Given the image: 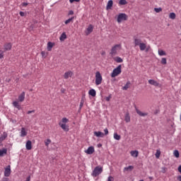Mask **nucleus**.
<instances>
[{
  "mask_svg": "<svg viewBox=\"0 0 181 181\" xmlns=\"http://www.w3.org/2000/svg\"><path fill=\"white\" fill-rule=\"evenodd\" d=\"M155 12H156L157 13H159V12H162V8H154Z\"/></svg>",
  "mask_w": 181,
  "mask_h": 181,
  "instance_id": "40",
  "label": "nucleus"
},
{
  "mask_svg": "<svg viewBox=\"0 0 181 181\" xmlns=\"http://www.w3.org/2000/svg\"><path fill=\"white\" fill-rule=\"evenodd\" d=\"M139 47H140V50L144 52V50H145L146 49V45L145 43L142 42L139 45Z\"/></svg>",
  "mask_w": 181,
  "mask_h": 181,
  "instance_id": "27",
  "label": "nucleus"
},
{
  "mask_svg": "<svg viewBox=\"0 0 181 181\" xmlns=\"http://www.w3.org/2000/svg\"><path fill=\"white\" fill-rule=\"evenodd\" d=\"M101 173H103V167L97 166L93 170L91 175L93 176V177H97V176L101 175Z\"/></svg>",
  "mask_w": 181,
  "mask_h": 181,
  "instance_id": "1",
  "label": "nucleus"
},
{
  "mask_svg": "<svg viewBox=\"0 0 181 181\" xmlns=\"http://www.w3.org/2000/svg\"><path fill=\"white\" fill-rule=\"evenodd\" d=\"M99 146H101V144H100Z\"/></svg>",
  "mask_w": 181,
  "mask_h": 181,
  "instance_id": "61",
  "label": "nucleus"
},
{
  "mask_svg": "<svg viewBox=\"0 0 181 181\" xmlns=\"http://www.w3.org/2000/svg\"><path fill=\"white\" fill-rule=\"evenodd\" d=\"M69 122V119L66 118V117H63L62 118V122L63 124H67V122Z\"/></svg>",
  "mask_w": 181,
  "mask_h": 181,
  "instance_id": "42",
  "label": "nucleus"
},
{
  "mask_svg": "<svg viewBox=\"0 0 181 181\" xmlns=\"http://www.w3.org/2000/svg\"><path fill=\"white\" fill-rule=\"evenodd\" d=\"M8 138V134L6 132H4L1 136H0V142H3Z\"/></svg>",
  "mask_w": 181,
  "mask_h": 181,
  "instance_id": "16",
  "label": "nucleus"
},
{
  "mask_svg": "<svg viewBox=\"0 0 181 181\" xmlns=\"http://www.w3.org/2000/svg\"><path fill=\"white\" fill-rule=\"evenodd\" d=\"M119 5H127L128 2L127 1V0H119Z\"/></svg>",
  "mask_w": 181,
  "mask_h": 181,
  "instance_id": "37",
  "label": "nucleus"
},
{
  "mask_svg": "<svg viewBox=\"0 0 181 181\" xmlns=\"http://www.w3.org/2000/svg\"><path fill=\"white\" fill-rule=\"evenodd\" d=\"M69 2L73 4V2H80V0H69Z\"/></svg>",
  "mask_w": 181,
  "mask_h": 181,
  "instance_id": "47",
  "label": "nucleus"
},
{
  "mask_svg": "<svg viewBox=\"0 0 181 181\" xmlns=\"http://www.w3.org/2000/svg\"><path fill=\"white\" fill-rule=\"evenodd\" d=\"M99 146H101V144H100Z\"/></svg>",
  "mask_w": 181,
  "mask_h": 181,
  "instance_id": "62",
  "label": "nucleus"
},
{
  "mask_svg": "<svg viewBox=\"0 0 181 181\" xmlns=\"http://www.w3.org/2000/svg\"><path fill=\"white\" fill-rule=\"evenodd\" d=\"M170 19H176V13H170L169 15Z\"/></svg>",
  "mask_w": 181,
  "mask_h": 181,
  "instance_id": "33",
  "label": "nucleus"
},
{
  "mask_svg": "<svg viewBox=\"0 0 181 181\" xmlns=\"http://www.w3.org/2000/svg\"><path fill=\"white\" fill-rule=\"evenodd\" d=\"M101 83H103V76H101L100 71H97L95 73V84L96 86H100Z\"/></svg>",
  "mask_w": 181,
  "mask_h": 181,
  "instance_id": "3",
  "label": "nucleus"
},
{
  "mask_svg": "<svg viewBox=\"0 0 181 181\" xmlns=\"http://www.w3.org/2000/svg\"><path fill=\"white\" fill-rule=\"evenodd\" d=\"M41 54L42 57L45 56V52L44 51L41 52Z\"/></svg>",
  "mask_w": 181,
  "mask_h": 181,
  "instance_id": "57",
  "label": "nucleus"
},
{
  "mask_svg": "<svg viewBox=\"0 0 181 181\" xmlns=\"http://www.w3.org/2000/svg\"><path fill=\"white\" fill-rule=\"evenodd\" d=\"M122 65H119L117 68H115L112 74H111V77L114 78V77H117V76H119V74H121L122 73Z\"/></svg>",
  "mask_w": 181,
  "mask_h": 181,
  "instance_id": "2",
  "label": "nucleus"
},
{
  "mask_svg": "<svg viewBox=\"0 0 181 181\" xmlns=\"http://www.w3.org/2000/svg\"><path fill=\"white\" fill-rule=\"evenodd\" d=\"M28 135V132H26V129L25 127L21 128V136H26Z\"/></svg>",
  "mask_w": 181,
  "mask_h": 181,
  "instance_id": "22",
  "label": "nucleus"
},
{
  "mask_svg": "<svg viewBox=\"0 0 181 181\" xmlns=\"http://www.w3.org/2000/svg\"><path fill=\"white\" fill-rule=\"evenodd\" d=\"M129 86H131V82L130 81H127V83L124 85V86L122 87V90H128V88H129Z\"/></svg>",
  "mask_w": 181,
  "mask_h": 181,
  "instance_id": "28",
  "label": "nucleus"
},
{
  "mask_svg": "<svg viewBox=\"0 0 181 181\" xmlns=\"http://www.w3.org/2000/svg\"><path fill=\"white\" fill-rule=\"evenodd\" d=\"M66 39H67V35H66V33H63L59 37V40L61 42H64Z\"/></svg>",
  "mask_w": 181,
  "mask_h": 181,
  "instance_id": "20",
  "label": "nucleus"
},
{
  "mask_svg": "<svg viewBox=\"0 0 181 181\" xmlns=\"http://www.w3.org/2000/svg\"><path fill=\"white\" fill-rule=\"evenodd\" d=\"M159 56H166V52L163 49H158Z\"/></svg>",
  "mask_w": 181,
  "mask_h": 181,
  "instance_id": "32",
  "label": "nucleus"
},
{
  "mask_svg": "<svg viewBox=\"0 0 181 181\" xmlns=\"http://www.w3.org/2000/svg\"><path fill=\"white\" fill-rule=\"evenodd\" d=\"M13 107H15V108H17V110H22V107L21 106V105H19V102L18 101H14L13 102Z\"/></svg>",
  "mask_w": 181,
  "mask_h": 181,
  "instance_id": "18",
  "label": "nucleus"
},
{
  "mask_svg": "<svg viewBox=\"0 0 181 181\" xmlns=\"http://www.w3.org/2000/svg\"><path fill=\"white\" fill-rule=\"evenodd\" d=\"M33 112H35V110H29V111L27 112V114L29 115V114H32Z\"/></svg>",
  "mask_w": 181,
  "mask_h": 181,
  "instance_id": "49",
  "label": "nucleus"
},
{
  "mask_svg": "<svg viewBox=\"0 0 181 181\" xmlns=\"http://www.w3.org/2000/svg\"><path fill=\"white\" fill-rule=\"evenodd\" d=\"M124 121L126 122H131V116H129V112H127L124 116Z\"/></svg>",
  "mask_w": 181,
  "mask_h": 181,
  "instance_id": "19",
  "label": "nucleus"
},
{
  "mask_svg": "<svg viewBox=\"0 0 181 181\" xmlns=\"http://www.w3.org/2000/svg\"><path fill=\"white\" fill-rule=\"evenodd\" d=\"M18 101H20V103H23V101H25V92H22L18 96Z\"/></svg>",
  "mask_w": 181,
  "mask_h": 181,
  "instance_id": "17",
  "label": "nucleus"
},
{
  "mask_svg": "<svg viewBox=\"0 0 181 181\" xmlns=\"http://www.w3.org/2000/svg\"><path fill=\"white\" fill-rule=\"evenodd\" d=\"M174 156H175V158H179V156H180L179 151L175 150V151H174Z\"/></svg>",
  "mask_w": 181,
  "mask_h": 181,
  "instance_id": "41",
  "label": "nucleus"
},
{
  "mask_svg": "<svg viewBox=\"0 0 181 181\" xmlns=\"http://www.w3.org/2000/svg\"><path fill=\"white\" fill-rule=\"evenodd\" d=\"M8 153V148H4L2 149H0V156L2 158L3 156H5Z\"/></svg>",
  "mask_w": 181,
  "mask_h": 181,
  "instance_id": "11",
  "label": "nucleus"
},
{
  "mask_svg": "<svg viewBox=\"0 0 181 181\" xmlns=\"http://www.w3.org/2000/svg\"><path fill=\"white\" fill-rule=\"evenodd\" d=\"M59 125L64 131H65V132H69V126H67L66 124L59 122Z\"/></svg>",
  "mask_w": 181,
  "mask_h": 181,
  "instance_id": "8",
  "label": "nucleus"
},
{
  "mask_svg": "<svg viewBox=\"0 0 181 181\" xmlns=\"http://www.w3.org/2000/svg\"><path fill=\"white\" fill-rule=\"evenodd\" d=\"M177 180H179V181H181V175H179V176L177 177Z\"/></svg>",
  "mask_w": 181,
  "mask_h": 181,
  "instance_id": "55",
  "label": "nucleus"
},
{
  "mask_svg": "<svg viewBox=\"0 0 181 181\" xmlns=\"http://www.w3.org/2000/svg\"><path fill=\"white\" fill-rule=\"evenodd\" d=\"M69 15H74V11H69Z\"/></svg>",
  "mask_w": 181,
  "mask_h": 181,
  "instance_id": "51",
  "label": "nucleus"
},
{
  "mask_svg": "<svg viewBox=\"0 0 181 181\" xmlns=\"http://www.w3.org/2000/svg\"><path fill=\"white\" fill-rule=\"evenodd\" d=\"M89 95H91L92 97H95L96 92L94 89H90L88 92Z\"/></svg>",
  "mask_w": 181,
  "mask_h": 181,
  "instance_id": "29",
  "label": "nucleus"
},
{
  "mask_svg": "<svg viewBox=\"0 0 181 181\" xmlns=\"http://www.w3.org/2000/svg\"><path fill=\"white\" fill-rule=\"evenodd\" d=\"M74 19V17H71V18H69L65 21V25H69L70 22H73V20Z\"/></svg>",
  "mask_w": 181,
  "mask_h": 181,
  "instance_id": "35",
  "label": "nucleus"
},
{
  "mask_svg": "<svg viewBox=\"0 0 181 181\" xmlns=\"http://www.w3.org/2000/svg\"><path fill=\"white\" fill-rule=\"evenodd\" d=\"M25 148L27 151H30V149H32V141L30 140L27 141Z\"/></svg>",
  "mask_w": 181,
  "mask_h": 181,
  "instance_id": "13",
  "label": "nucleus"
},
{
  "mask_svg": "<svg viewBox=\"0 0 181 181\" xmlns=\"http://www.w3.org/2000/svg\"><path fill=\"white\" fill-rule=\"evenodd\" d=\"M83 105H84V99L82 98L79 105V111L81 110Z\"/></svg>",
  "mask_w": 181,
  "mask_h": 181,
  "instance_id": "34",
  "label": "nucleus"
},
{
  "mask_svg": "<svg viewBox=\"0 0 181 181\" xmlns=\"http://www.w3.org/2000/svg\"><path fill=\"white\" fill-rule=\"evenodd\" d=\"M117 47H121V45H116L114 47H112L110 54L114 55L117 54Z\"/></svg>",
  "mask_w": 181,
  "mask_h": 181,
  "instance_id": "6",
  "label": "nucleus"
},
{
  "mask_svg": "<svg viewBox=\"0 0 181 181\" xmlns=\"http://www.w3.org/2000/svg\"><path fill=\"white\" fill-rule=\"evenodd\" d=\"M167 64L166 58H162L161 64Z\"/></svg>",
  "mask_w": 181,
  "mask_h": 181,
  "instance_id": "43",
  "label": "nucleus"
},
{
  "mask_svg": "<svg viewBox=\"0 0 181 181\" xmlns=\"http://www.w3.org/2000/svg\"><path fill=\"white\" fill-rule=\"evenodd\" d=\"M4 176L9 177L11 176V165H8L4 170Z\"/></svg>",
  "mask_w": 181,
  "mask_h": 181,
  "instance_id": "5",
  "label": "nucleus"
},
{
  "mask_svg": "<svg viewBox=\"0 0 181 181\" xmlns=\"http://www.w3.org/2000/svg\"><path fill=\"white\" fill-rule=\"evenodd\" d=\"M114 180V177H112V176H109L107 178V181H112Z\"/></svg>",
  "mask_w": 181,
  "mask_h": 181,
  "instance_id": "46",
  "label": "nucleus"
},
{
  "mask_svg": "<svg viewBox=\"0 0 181 181\" xmlns=\"http://www.w3.org/2000/svg\"><path fill=\"white\" fill-rule=\"evenodd\" d=\"M101 55H102V56H105V51H103V52H101Z\"/></svg>",
  "mask_w": 181,
  "mask_h": 181,
  "instance_id": "54",
  "label": "nucleus"
},
{
  "mask_svg": "<svg viewBox=\"0 0 181 181\" xmlns=\"http://www.w3.org/2000/svg\"><path fill=\"white\" fill-rule=\"evenodd\" d=\"M132 171V170H134V166H132V165H129L128 167H125L124 168V172H128V171Z\"/></svg>",
  "mask_w": 181,
  "mask_h": 181,
  "instance_id": "25",
  "label": "nucleus"
},
{
  "mask_svg": "<svg viewBox=\"0 0 181 181\" xmlns=\"http://www.w3.org/2000/svg\"><path fill=\"white\" fill-rule=\"evenodd\" d=\"M139 153L138 152V151H132L130 152V154L134 157V158H138V154Z\"/></svg>",
  "mask_w": 181,
  "mask_h": 181,
  "instance_id": "24",
  "label": "nucleus"
},
{
  "mask_svg": "<svg viewBox=\"0 0 181 181\" xmlns=\"http://www.w3.org/2000/svg\"><path fill=\"white\" fill-rule=\"evenodd\" d=\"M160 156V150H157L156 153V158H157V159H159Z\"/></svg>",
  "mask_w": 181,
  "mask_h": 181,
  "instance_id": "38",
  "label": "nucleus"
},
{
  "mask_svg": "<svg viewBox=\"0 0 181 181\" xmlns=\"http://www.w3.org/2000/svg\"><path fill=\"white\" fill-rule=\"evenodd\" d=\"M115 60V62H116L117 63H122V62H123V60L122 59V58L119 57H117Z\"/></svg>",
  "mask_w": 181,
  "mask_h": 181,
  "instance_id": "36",
  "label": "nucleus"
},
{
  "mask_svg": "<svg viewBox=\"0 0 181 181\" xmlns=\"http://www.w3.org/2000/svg\"><path fill=\"white\" fill-rule=\"evenodd\" d=\"M53 46H54V42H47V50L48 52H52V49L53 48Z\"/></svg>",
  "mask_w": 181,
  "mask_h": 181,
  "instance_id": "14",
  "label": "nucleus"
},
{
  "mask_svg": "<svg viewBox=\"0 0 181 181\" xmlns=\"http://www.w3.org/2000/svg\"><path fill=\"white\" fill-rule=\"evenodd\" d=\"M9 81H11V79L8 80V83H9Z\"/></svg>",
  "mask_w": 181,
  "mask_h": 181,
  "instance_id": "59",
  "label": "nucleus"
},
{
  "mask_svg": "<svg viewBox=\"0 0 181 181\" xmlns=\"http://www.w3.org/2000/svg\"><path fill=\"white\" fill-rule=\"evenodd\" d=\"M23 6H28V3H22Z\"/></svg>",
  "mask_w": 181,
  "mask_h": 181,
  "instance_id": "52",
  "label": "nucleus"
},
{
  "mask_svg": "<svg viewBox=\"0 0 181 181\" xmlns=\"http://www.w3.org/2000/svg\"><path fill=\"white\" fill-rule=\"evenodd\" d=\"M94 148L93 146H90L88 148V149L85 151L86 153L88 155H93L94 153Z\"/></svg>",
  "mask_w": 181,
  "mask_h": 181,
  "instance_id": "10",
  "label": "nucleus"
},
{
  "mask_svg": "<svg viewBox=\"0 0 181 181\" xmlns=\"http://www.w3.org/2000/svg\"><path fill=\"white\" fill-rule=\"evenodd\" d=\"M25 181H30V175H29Z\"/></svg>",
  "mask_w": 181,
  "mask_h": 181,
  "instance_id": "53",
  "label": "nucleus"
},
{
  "mask_svg": "<svg viewBox=\"0 0 181 181\" xmlns=\"http://www.w3.org/2000/svg\"><path fill=\"white\" fill-rule=\"evenodd\" d=\"M122 21H128V16L126 13H121L117 16V23H121Z\"/></svg>",
  "mask_w": 181,
  "mask_h": 181,
  "instance_id": "4",
  "label": "nucleus"
},
{
  "mask_svg": "<svg viewBox=\"0 0 181 181\" xmlns=\"http://www.w3.org/2000/svg\"><path fill=\"white\" fill-rule=\"evenodd\" d=\"M139 181H144V180H139Z\"/></svg>",
  "mask_w": 181,
  "mask_h": 181,
  "instance_id": "60",
  "label": "nucleus"
},
{
  "mask_svg": "<svg viewBox=\"0 0 181 181\" xmlns=\"http://www.w3.org/2000/svg\"><path fill=\"white\" fill-rule=\"evenodd\" d=\"M72 76H73V72L71 71H66L64 74V78H65V80H67L69 77H72Z\"/></svg>",
  "mask_w": 181,
  "mask_h": 181,
  "instance_id": "9",
  "label": "nucleus"
},
{
  "mask_svg": "<svg viewBox=\"0 0 181 181\" xmlns=\"http://www.w3.org/2000/svg\"><path fill=\"white\" fill-rule=\"evenodd\" d=\"M112 5H114V1H112V0H110L107 2V6H106L107 11L111 9L112 8Z\"/></svg>",
  "mask_w": 181,
  "mask_h": 181,
  "instance_id": "15",
  "label": "nucleus"
},
{
  "mask_svg": "<svg viewBox=\"0 0 181 181\" xmlns=\"http://www.w3.org/2000/svg\"><path fill=\"white\" fill-rule=\"evenodd\" d=\"M135 110H136V112L138 114V115H139L140 117H146L148 116V112H142L141 110H139L138 109V107H136V106H135Z\"/></svg>",
  "mask_w": 181,
  "mask_h": 181,
  "instance_id": "7",
  "label": "nucleus"
},
{
  "mask_svg": "<svg viewBox=\"0 0 181 181\" xmlns=\"http://www.w3.org/2000/svg\"><path fill=\"white\" fill-rule=\"evenodd\" d=\"M65 91H66V89H62V90H61V92L63 93H64Z\"/></svg>",
  "mask_w": 181,
  "mask_h": 181,
  "instance_id": "58",
  "label": "nucleus"
},
{
  "mask_svg": "<svg viewBox=\"0 0 181 181\" xmlns=\"http://www.w3.org/2000/svg\"><path fill=\"white\" fill-rule=\"evenodd\" d=\"M0 59H4V51L0 50Z\"/></svg>",
  "mask_w": 181,
  "mask_h": 181,
  "instance_id": "44",
  "label": "nucleus"
},
{
  "mask_svg": "<svg viewBox=\"0 0 181 181\" xmlns=\"http://www.w3.org/2000/svg\"><path fill=\"white\" fill-rule=\"evenodd\" d=\"M5 50H11L12 49V44L11 42H8L4 45Z\"/></svg>",
  "mask_w": 181,
  "mask_h": 181,
  "instance_id": "23",
  "label": "nucleus"
},
{
  "mask_svg": "<svg viewBox=\"0 0 181 181\" xmlns=\"http://www.w3.org/2000/svg\"><path fill=\"white\" fill-rule=\"evenodd\" d=\"M148 83L149 84H151V86H155L156 87L159 86V83H158V81L153 80V79H150L148 80Z\"/></svg>",
  "mask_w": 181,
  "mask_h": 181,
  "instance_id": "12",
  "label": "nucleus"
},
{
  "mask_svg": "<svg viewBox=\"0 0 181 181\" xmlns=\"http://www.w3.org/2000/svg\"><path fill=\"white\" fill-rule=\"evenodd\" d=\"M114 139H116V141H119L121 136L119 135L118 133H114Z\"/></svg>",
  "mask_w": 181,
  "mask_h": 181,
  "instance_id": "30",
  "label": "nucleus"
},
{
  "mask_svg": "<svg viewBox=\"0 0 181 181\" xmlns=\"http://www.w3.org/2000/svg\"><path fill=\"white\" fill-rule=\"evenodd\" d=\"M94 135L98 137L104 138V133L101 132H94Z\"/></svg>",
  "mask_w": 181,
  "mask_h": 181,
  "instance_id": "21",
  "label": "nucleus"
},
{
  "mask_svg": "<svg viewBox=\"0 0 181 181\" xmlns=\"http://www.w3.org/2000/svg\"><path fill=\"white\" fill-rule=\"evenodd\" d=\"M178 172H180V173H181V165H180V166L178 167Z\"/></svg>",
  "mask_w": 181,
  "mask_h": 181,
  "instance_id": "56",
  "label": "nucleus"
},
{
  "mask_svg": "<svg viewBox=\"0 0 181 181\" xmlns=\"http://www.w3.org/2000/svg\"><path fill=\"white\" fill-rule=\"evenodd\" d=\"M105 100H106V101H110L111 100V95H110L109 96L106 97Z\"/></svg>",
  "mask_w": 181,
  "mask_h": 181,
  "instance_id": "48",
  "label": "nucleus"
},
{
  "mask_svg": "<svg viewBox=\"0 0 181 181\" xmlns=\"http://www.w3.org/2000/svg\"><path fill=\"white\" fill-rule=\"evenodd\" d=\"M21 16H25V13L23 11H20Z\"/></svg>",
  "mask_w": 181,
  "mask_h": 181,
  "instance_id": "50",
  "label": "nucleus"
},
{
  "mask_svg": "<svg viewBox=\"0 0 181 181\" xmlns=\"http://www.w3.org/2000/svg\"><path fill=\"white\" fill-rule=\"evenodd\" d=\"M104 132H105V135H108V134H109L108 129H107V128L105 129Z\"/></svg>",
  "mask_w": 181,
  "mask_h": 181,
  "instance_id": "45",
  "label": "nucleus"
},
{
  "mask_svg": "<svg viewBox=\"0 0 181 181\" xmlns=\"http://www.w3.org/2000/svg\"><path fill=\"white\" fill-rule=\"evenodd\" d=\"M51 143H52V140H50V139H47L46 140V141L45 142V146H49V145H50Z\"/></svg>",
  "mask_w": 181,
  "mask_h": 181,
  "instance_id": "39",
  "label": "nucleus"
},
{
  "mask_svg": "<svg viewBox=\"0 0 181 181\" xmlns=\"http://www.w3.org/2000/svg\"><path fill=\"white\" fill-rule=\"evenodd\" d=\"M93 25H89L88 28H87V32L88 34L91 33V32H93Z\"/></svg>",
  "mask_w": 181,
  "mask_h": 181,
  "instance_id": "31",
  "label": "nucleus"
},
{
  "mask_svg": "<svg viewBox=\"0 0 181 181\" xmlns=\"http://www.w3.org/2000/svg\"><path fill=\"white\" fill-rule=\"evenodd\" d=\"M141 40L136 37H134V46H139L141 45Z\"/></svg>",
  "mask_w": 181,
  "mask_h": 181,
  "instance_id": "26",
  "label": "nucleus"
}]
</instances>
